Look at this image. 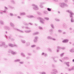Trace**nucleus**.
Listing matches in <instances>:
<instances>
[{
  "label": "nucleus",
  "mask_w": 74,
  "mask_h": 74,
  "mask_svg": "<svg viewBox=\"0 0 74 74\" xmlns=\"http://www.w3.org/2000/svg\"><path fill=\"white\" fill-rule=\"evenodd\" d=\"M68 70L69 71H71L72 69H71V68H68Z\"/></svg>",
  "instance_id": "47"
},
{
  "label": "nucleus",
  "mask_w": 74,
  "mask_h": 74,
  "mask_svg": "<svg viewBox=\"0 0 74 74\" xmlns=\"http://www.w3.org/2000/svg\"><path fill=\"white\" fill-rule=\"evenodd\" d=\"M38 38V36H36L35 37V39L34 40V42H36L37 41Z\"/></svg>",
  "instance_id": "11"
},
{
  "label": "nucleus",
  "mask_w": 74,
  "mask_h": 74,
  "mask_svg": "<svg viewBox=\"0 0 74 74\" xmlns=\"http://www.w3.org/2000/svg\"><path fill=\"white\" fill-rule=\"evenodd\" d=\"M39 34V33L36 32H35L33 34V35H37V34Z\"/></svg>",
  "instance_id": "34"
},
{
  "label": "nucleus",
  "mask_w": 74,
  "mask_h": 74,
  "mask_svg": "<svg viewBox=\"0 0 74 74\" xmlns=\"http://www.w3.org/2000/svg\"><path fill=\"white\" fill-rule=\"evenodd\" d=\"M21 15H26V13L25 12H22L20 13Z\"/></svg>",
  "instance_id": "20"
},
{
  "label": "nucleus",
  "mask_w": 74,
  "mask_h": 74,
  "mask_svg": "<svg viewBox=\"0 0 74 74\" xmlns=\"http://www.w3.org/2000/svg\"><path fill=\"white\" fill-rule=\"evenodd\" d=\"M32 32V30H25V33H30V32Z\"/></svg>",
  "instance_id": "24"
},
{
  "label": "nucleus",
  "mask_w": 74,
  "mask_h": 74,
  "mask_svg": "<svg viewBox=\"0 0 74 74\" xmlns=\"http://www.w3.org/2000/svg\"><path fill=\"white\" fill-rule=\"evenodd\" d=\"M0 23L2 25H4V22L2 20H0Z\"/></svg>",
  "instance_id": "15"
},
{
  "label": "nucleus",
  "mask_w": 74,
  "mask_h": 74,
  "mask_svg": "<svg viewBox=\"0 0 74 74\" xmlns=\"http://www.w3.org/2000/svg\"><path fill=\"white\" fill-rule=\"evenodd\" d=\"M52 70V71L50 73L51 74H57L58 73V71L56 69H54Z\"/></svg>",
  "instance_id": "3"
},
{
  "label": "nucleus",
  "mask_w": 74,
  "mask_h": 74,
  "mask_svg": "<svg viewBox=\"0 0 74 74\" xmlns=\"http://www.w3.org/2000/svg\"><path fill=\"white\" fill-rule=\"evenodd\" d=\"M30 45V43L29 42H28L27 43H26L25 45L27 47H28Z\"/></svg>",
  "instance_id": "17"
},
{
  "label": "nucleus",
  "mask_w": 74,
  "mask_h": 74,
  "mask_svg": "<svg viewBox=\"0 0 74 74\" xmlns=\"http://www.w3.org/2000/svg\"><path fill=\"white\" fill-rule=\"evenodd\" d=\"M21 55L23 57H26V56L24 54V53H21Z\"/></svg>",
  "instance_id": "27"
},
{
  "label": "nucleus",
  "mask_w": 74,
  "mask_h": 74,
  "mask_svg": "<svg viewBox=\"0 0 74 74\" xmlns=\"http://www.w3.org/2000/svg\"><path fill=\"white\" fill-rule=\"evenodd\" d=\"M70 52H74V48L72 49H71L70 50Z\"/></svg>",
  "instance_id": "31"
},
{
  "label": "nucleus",
  "mask_w": 74,
  "mask_h": 74,
  "mask_svg": "<svg viewBox=\"0 0 74 74\" xmlns=\"http://www.w3.org/2000/svg\"><path fill=\"white\" fill-rule=\"evenodd\" d=\"M64 3H61L60 4V6L61 8H64Z\"/></svg>",
  "instance_id": "7"
},
{
  "label": "nucleus",
  "mask_w": 74,
  "mask_h": 74,
  "mask_svg": "<svg viewBox=\"0 0 74 74\" xmlns=\"http://www.w3.org/2000/svg\"><path fill=\"white\" fill-rule=\"evenodd\" d=\"M51 40H53V41H56V39L52 38H51Z\"/></svg>",
  "instance_id": "51"
},
{
  "label": "nucleus",
  "mask_w": 74,
  "mask_h": 74,
  "mask_svg": "<svg viewBox=\"0 0 74 74\" xmlns=\"http://www.w3.org/2000/svg\"><path fill=\"white\" fill-rule=\"evenodd\" d=\"M25 29H30V27L28 26L25 27Z\"/></svg>",
  "instance_id": "37"
},
{
  "label": "nucleus",
  "mask_w": 74,
  "mask_h": 74,
  "mask_svg": "<svg viewBox=\"0 0 74 74\" xmlns=\"http://www.w3.org/2000/svg\"><path fill=\"white\" fill-rule=\"evenodd\" d=\"M45 19L47 21H49V18L48 17H45Z\"/></svg>",
  "instance_id": "43"
},
{
  "label": "nucleus",
  "mask_w": 74,
  "mask_h": 74,
  "mask_svg": "<svg viewBox=\"0 0 74 74\" xmlns=\"http://www.w3.org/2000/svg\"><path fill=\"white\" fill-rule=\"evenodd\" d=\"M5 48H7L8 47V45H7L5 42V44H4V45L3 46Z\"/></svg>",
  "instance_id": "16"
},
{
  "label": "nucleus",
  "mask_w": 74,
  "mask_h": 74,
  "mask_svg": "<svg viewBox=\"0 0 74 74\" xmlns=\"http://www.w3.org/2000/svg\"><path fill=\"white\" fill-rule=\"evenodd\" d=\"M37 19L38 20L40 19V23H41L42 25L45 24V23L44 21V19L40 17H38L37 18Z\"/></svg>",
  "instance_id": "2"
},
{
  "label": "nucleus",
  "mask_w": 74,
  "mask_h": 74,
  "mask_svg": "<svg viewBox=\"0 0 74 74\" xmlns=\"http://www.w3.org/2000/svg\"><path fill=\"white\" fill-rule=\"evenodd\" d=\"M58 32L59 33H62V31L61 30H58Z\"/></svg>",
  "instance_id": "49"
},
{
  "label": "nucleus",
  "mask_w": 74,
  "mask_h": 74,
  "mask_svg": "<svg viewBox=\"0 0 74 74\" xmlns=\"http://www.w3.org/2000/svg\"><path fill=\"white\" fill-rule=\"evenodd\" d=\"M33 8L34 10H39V8L38 6L34 4H33L32 5Z\"/></svg>",
  "instance_id": "4"
},
{
  "label": "nucleus",
  "mask_w": 74,
  "mask_h": 74,
  "mask_svg": "<svg viewBox=\"0 0 74 74\" xmlns=\"http://www.w3.org/2000/svg\"><path fill=\"white\" fill-rule=\"evenodd\" d=\"M52 67H53V68H55V65L54 64H52Z\"/></svg>",
  "instance_id": "48"
},
{
  "label": "nucleus",
  "mask_w": 74,
  "mask_h": 74,
  "mask_svg": "<svg viewBox=\"0 0 74 74\" xmlns=\"http://www.w3.org/2000/svg\"><path fill=\"white\" fill-rule=\"evenodd\" d=\"M28 55L29 56H31V55H32V54L31 53H28Z\"/></svg>",
  "instance_id": "55"
},
{
  "label": "nucleus",
  "mask_w": 74,
  "mask_h": 74,
  "mask_svg": "<svg viewBox=\"0 0 74 74\" xmlns=\"http://www.w3.org/2000/svg\"><path fill=\"white\" fill-rule=\"evenodd\" d=\"M27 17L29 18H34V16L32 15H28L27 16Z\"/></svg>",
  "instance_id": "10"
},
{
  "label": "nucleus",
  "mask_w": 74,
  "mask_h": 74,
  "mask_svg": "<svg viewBox=\"0 0 74 74\" xmlns=\"http://www.w3.org/2000/svg\"><path fill=\"white\" fill-rule=\"evenodd\" d=\"M48 50L49 51H50V52H51V51H52V50H51V49H48Z\"/></svg>",
  "instance_id": "58"
},
{
  "label": "nucleus",
  "mask_w": 74,
  "mask_h": 74,
  "mask_svg": "<svg viewBox=\"0 0 74 74\" xmlns=\"http://www.w3.org/2000/svg\"><path fill=\"white\" fill-rule=\"evenodd\" d=\"M8 46L12 48H13L14 47V44H12L11 43H9L8 44Z\"/></svg>",
  "instance_id": "14"
},
{
  "label": "nucleus",
  "mask_w": 74,
  "mask_h": 74,
  "mask_svg": "<svg viewBox=\"0 0 74 74\" xmlns=\"http://www.w3.org/2000/svg\"><path fill=\"white\" fill-rule=\"evenodd\" d=\"M53 1L55 2H58V0H53Z\"/></svg>",
  "instance_id": "61"
},
{
  "label": "nucleus",
  "mask_w": 74,
  "mask_h": 74,
  "mask_svg": "<svg viewBox=\"0 0 74 74\" xmlns=\"http://www.w3.org/2000/svg\"><path fill=\"white\" fill-rule=\"evenodd\" d=\"M11 54H12V55H16L17 53L16 52H15L13 51H11Z\"/></svg>",
  "instance_id": "13"
},
{
  "label": "nucleus",
  "mask_w": 74,
  "mask_h": 74,
  "mask_svg": "<svg viewBox=\"0 0 74 74\" xmlns=\"http://www.w3.org/2000/svg\"><path fill=\"white\" fill-rule=\"evenodd\" d=\"M72 70H74V67H73L72 68H71Z\"/></svg>",
  "instance_id": "62"
},
{
  "label": "nucleus",
  "mask_w": 74,
  "mask_h": 74,
  "mask_svg": "<svg viewBox=\"0 0 74 74\" xmlns=\"http://www.w3.org/2000/svg\"><path fill=\"white\" fill-rule=\"evenodd\" d=\"M10 8H11L12 9H13V8H14V7L11 6H10Z\"/></svg>",
  "instance_id": "59"
},
{
  "label": "nucleus",
  "mask_w": 74,
  "mask_h": 74,
  "mask_svg": "<svg viewBox=\"0 0 74 74\" xmlns=\"http://www.w3.org/2000/svg\"><path fill=\"white\" fill-rule=\"evenodd\" d=\"M10 26H12V27H14V24L10 22Z\"/></svg>",
  "instance_id": "25"
},
{
  "label": "nucleus",
  "mask_w": 74,
  "mask_h": 74,
  "mask_svg": "<svg viewBox=\"0 0 74 74\" xmlns=\"http://www.w3.org/2000/svg\"><path fill=\"white\" fill-rule=\"evenodd\" d=\"M53 29H50L49 30V33L50 35L51 34H53Z\"/></svg>",
  "instance_id": "9"
},
{
  "label": "nucleus",
  "mask_w": 74,
  "mask_h": 74,
  "mask_svg": "<svg viewBox=\"0 0 74 74\" xmlns=\"http://www.w3.org/2000/svg\"><path fill=\"white\" fill-rule=\"evenodd\" d=\"M36 50H39V49H40V47H36Z\"/></svg>",
  "instance_id": "41"
},
{
  "label": "nucleus",
  "mask_w": 74,
  "mask_h": 74,
  "mask_svg": "<svg viewBox=\"0 0 74 74\" xmlns=\"http://www.w3.org/2000/svg\"><path fill=\"white\" fill-rule=\"evenodd\" d=\"M4 29L6 30H11V28L8 26H5Z\"/></svg>",
  "instance_id": "6"
},
{
  "label": "nucleus",
  "mask_w": 74,
  "mask_h": 74,
  "mask_svg": "<svg viewBox=\"0 0 74 74\" xmlns=\"http://www.w3.org/2000/svg\"><path fill=\"white\" fill-rule=\"evenodd\" d=\"M9 41L10 40H12V41H14V39L11 38V37L10 36H9Z\"/></svg>",
  "instance_id": "26"
},
{
  "label": "nucleus",
  "mask_w": 74,
  "mask_h": 74,
  "mask_svg": "<svg viewBox=\"0 0 74 74\" xmlns=\"http://www.w3.org/2000/svg\"><path fill=\"white\" fill-rule=\"evenodd\" d=\"M45 54L44 53H42V56H44Z\"/></svg>",
  "instance_id": "60"
},
{
  "label": "nucleus",
  "mask_w": 74,
  "mask_h": 74,
  "mask_svg": "<svg viewBox=\"0 0 74 74\" xmlns=\"http://www.w3.org/2000/svg\"><path fill=\"white\" fill-rule=\"evenodd\" d=\"M66 12H69V13L70 17V18H72L71 20V22H74V19L73 18V16L74 15V13L71 10H67L66 11Z\"/></svg>",
  "instance_id": "1"
},
{
  "label": "nucleus",
  "mask_w": 74,
  "mask_h": 74,
  "mask_svg": "<svg viewBox=\"0 0 74 74\" xmlns=\"http://www.w3.org/2000/svg\"><path fill=\"white\" fill-rule=\"evenodd\" d=\"M50 26H51V28L52 29H53L55 28V26H54V25L53 24L51 23L50 24Z\"/></svg>",
  "instance_id": "22"
},
{
  "label": "nucleus",
  "mask_w": 74,
  "mask_h": 74,
  "mask_svg": "<svg viewBox=\"0 0 74 74\" xmlns=\"http://www.w3.org/2000/svg\"><path fill=\"white\" fill-rule=\"evenodd\" d=\"M47 10L48 11H51V8H47Z\"/></svg>",
  "instance_id": "44"
},
{
  "label": "nucleus",
  "mask_w": 74,
  "mask_h": 74,
  "mask_svg": "<svg viewBox=\"0 0 74 74\" xmlns=\"http://www.w3.org/2000/svg\"><path fill=\"white\" fill-rule=\"evenodd\" d=\"M41 74H46V73L45 72H43L41 73Z\"/></svg>",
  "instance_id": "52"
},
{
  "label": "nucleus",
  "mask_w": 74,
  "mask_h": 74,
  "mask_svg": "<svg viewBox=\"0 0 74 74\" xmlns=\"http://www.w3.org/2000/svg\"><path fill=\"white\" fill-rule=\"evenodd\" d=\"M64 53H63L60 54V57H63V56H64Z\"/></svg>",
  "instance_id": "33"
},
{
  "label": "nucleus",
  "mask_w": 74,
  "mask_h": 74,
  "mask_svg": "<svg viewBox=\"0 0 74 74\" xmlns=\"http://www.w3.org/2000/svg\"><path fill=\"white\" fill-rule=\"evenodd\" d=\"M44 55L45 57H48V54L47 53H45Z\"/></svg>",
  "instance_id": "46"
},
{
  "label": "nucleus",
  "mask_w": 74,
  "mask_h": 74,
  "mask_svg": "<svg viewBox=\"0 0 74 74\" xmlns=\"http://www.w3.org/2000/svg\"><path fill=\"white\" fill-rule=\"evenodd\" d=\"M69 63H70V62H68L66 63V64L68 66V67H70V65H69Z\"/></svg>",
  "instance_id": "30"
},
{
  "label": "nucleus",
  "mask_w": 74,
  "mask_h": 74,
  "mask_svg": "<svg viewBox=\"0 0 74 74\" xmlns=\"http://www.w3.org/2000/svg\"><path fill=\"white\" fill-rule=\"evenodd\" d=\"M17 31H18V32H20V33H24V32L22 30H20V29H17Z\"/></svg>",
  "instance_id": "19"
},
{
  "label": "nucleus",
  "mask_w": 74,
  "mask_h": 74,
  "mask_svg": "<svg viewBox=\"0 0 74 74\" xmlns=\"http://www.w3.org/2000/svg\"><path fill=\"white\" fill-rule=\"evenodd\" d=\"M69 41V40L68 39H64V40L62 41L63 42H67Z\"/></svg>",
  "instance_id": "18"
},
{
  "label": "nucleus",
  "mask_w": 74,
  "mask_h": 74,
  "mask_svg": "<svg viewBox=\"0 0 74 74\" xmlns=\"http://www.w3.org/2000/svg\"><path fill=\"white\" fill-rule=\"evenodd\" d=\"M43 13L45 14H48V12L47 11L45 10L43 11Z\"/></svg>",
  "instance_id": "29"
},
{
  "label": "nucleus",
  "mask_w": 74,
  "mask_h": 74,
  "mask_svg": "<svg viewBox=\"0 0 74 74\" xmlns=\"http://www.w3.org/2000/svg\"><path fill=\"white\" fill-rule=\"evenodd\" d=\"M5 10L4 11H2L3 12H4V13H5V12H6L7 10H8V9L6 7H5Z\"/></svg>",
  "instance_id": "21"
},
{
  "label": "nucleus",
  "mask_w": 74,
  "mask_h": 74,
  "mask_svg": "<svg viewBox=\"0 0 74 74\" xmlns=\"http://www.w3.org/2000/svg\"><path fill=\"white\" fill-rule=\"evenodd\" d=\"M66 49V48L65 47H62V49H63V50H64Z\"/></svg>",
  "instance_id": "54"
},
{
  "label": "nucleus",
  "mask_w": 74,
  "mask_h": 74,
  "mask_svg": "<svg viewBox=\"0 0 74 74\" xmlns=\"http://www.w3.org/2000/svg\"><path fill=\"white\" fill-rule=\"evenodd\" d=\"M0 14H3V12H1V11L0 12Z\"/></svg>",
  "instance_id": "63"
},
{
  "label": "nucleus",
  "mask_w": 74,
  "mask_h": 74,
  "mask_svg": "<svg viewBox=\"0 0 74 74\" xmlns=\"http://www.w3.org/2000/svg\"><path fill=\"white\" fill-rule=\"evenodd\" d=\"M55 21H57V22H59V21H60V20H59V19H58L57 18H55Z\"/></svg>",
  "instance_id": "38"
},
{
  "label": "nucleus",
  "mask_w": 74,
  "mask_h": 74,
  "mask_svg": "<svg viewBox=\"0 0 74 74\" xmlns=\"http://www.w3.org/2000/svg\"><path fill=\"white\" fill-rule=\"evenodd\" d=\"M47 38L48 40H51L52 39V37L50 36H48L47 37Z\"/></svg>",
  "instance_id": "23"
},
{
  "label": "nucleus",
  "mask_w": 74,
  "mask_h": 74,
  "mask_svg": "<svg viewBox=\"0 0 74 74\" xmlns=\"http://www.w3.org/2000/svg\"><path fill=\"white\" fill-rule=\"evenodd\" d=\"M39 29H40L41 30L42 29V27H41V26H39Z\"/></svg>",
  "instance_id": "53"
},
{
  "label": "nucleus",
  "mask_w": 74,
  "mask_h": 74,
  "mask_svg": "<svg viewBox=\"0 0 74 74\" xmlns=\"http://www.w3.org/2000/svg\"><path fill=\"white\" fill-rule=\"evenodd\" d=\"M65 3H67L68 2V0H64Z\"/></svg>",
  "instance_id": "57"
},
{
  "label": "nucleus",
  "mask_w": 74,
  "mask_h": 74,
  "mask_svg": "<svg viewBox=\"0 0 74 74\" xmlns=\"http://www.w3.org/2000/svg\"><path fill=\"white\" fill-rule=\"evenodd\" d=\"M11 2H12L14 4L15 3V1L14 0H11Z\"/></svg>",
  "instance_id": "50"
},
{
  "label": "nucleus",
  "mask_w": 74,
  "mask_h": 74,
  "mask_svg": "<svg viewBox=\"0 0 74 74\" xmlns=\"http://www.w3.org/2000/svg\"><path fill=\"white\" fill-rule=\"evenodd\" d=\"M36 47V45H32L31 46V48H35V47Z\"/></svg>",
  "instance_id": "28"
},
{
  "label": "nucleus",
  "mask_w": 74,
  "mask_h": 74,
  "mask_svg": "<svg viewBox=\"0 0 74 74\" xmlns=\"http://www.w3.org/2000/svg\"><path fill=\"white\" fill-rule=\"evenodd\" d=\"M69 7V5H67L66 3H64V7Z\"/></svg>",
  "instance_id": "32"
},
{
  "label": "nucleus",
  "mask_w": 74,
  "mask_h": 74,
  "mask_svg": "<svg viewBox=\"0 0 74 74\" xmlns=\"http://www.w3.org/2000/svg\"><path fill=\"white\" fill-rule=\"evenodd\" d=\"M20 61H21V60L19 59H17L14 60V62H19V63H20V64H23V62H20Z\"/></svg>",
  "instance_id": "5"
},
{
  "label": "nucleus",
  "mask_w": 74,
  "mask_h": 74,
  "mask_svg": "<svg viewBox=\"0 0 74 74\" xmlns=\"http://www.w3.org/2000/svg\"><path fill=\"white\" fill-rule=\"evenodd\" d=\"M21 42L23 43L24 44H25L26 42V41L25 40H21Z\"/></svg>",
  "instance_id": "36"
},
{
  "label": "nucleus",
  "mask_w": 74,
  "mask_h": 74,
  "mask_svg": "<svg viewBox=\"0 0 74 74\" xmlns=\"http://www.w3.org/2000/svg\"><path fill=\"white\" fill-rule=\"evenodd\" d=\"M13 45H14V47H17L18 46V45L16 44H13Z\"/></svg>",
  "instance_id": "40"
},
{
  "label": "nucleus",
  "mask_w": 74,
  "mask_h": 74,
  "mask_svg": "<svg viewBox=\"0 0 74 74\" xmlns=\"http://www.w3.org/2000/svg\"><path fill=\"white\" fill-rule=\"evenodd\" d=\"M4 44H5V42H1V44H0V47H2L3 46L4 47Z\"/></svg>",
  "instance_id": "12"
},
{
  "label": "nucleus",
  "mask_w": 74,
  "mask_h": 74,
  "mask_svg": "<svg viewBox=\"0 0 74 74\" xmlns=\"http://www.w3.org/2000/svg\"><path fill=\"white\" fill-rule=\"evenodd\" d=\"M62 47L59 46L57 47V48L59 50V49H62Z\"/></svg>",
  "instance_id": "42"
},
{
  "label": "nucleus",
  "mask_w": 74,
  "mask_h": 74,
  "mask_svg": "<svg viewBox=\"0 0 74 74\" xmlns=\"http://www.w3.org/2000/svg\"><path fill=\"white\" fill-rule=\"evenodd\" d=\"M10 15L11 16H14V14L11 13H10Z\"/></svg>",
  "instance_id": "45"
},
{
  "label": "nucleus",
  "mask_w": 74,
  "mask_h": 74,
  "mask_svg": "<svg viewBox=\"0 0 74 74\" xmlns=\"http://www.w3.org/2000/svg\"><path fill=\"white\" fill-rule=\"evenodd\" d=\"M53 60H54V62H55L56 63H57V60H56L54 59Z\"/></svg>",
  "instance_id": "56"
},
{
  "label": "nucleus",
  "mask_w": 74,
  "mask_h": 74,
  "mask_svg": "<svg viewBox=\"0 0 74 74\" xmlns=\"http://www.w3.org/2000/svg\"><path fill=\"white\" fill-rule=\"evenodd\" d=\"M57 52H59V50L58 49L57 50Z\"/></svg>",
  "instance_id": "64"
},
{
  "label": "nucleus",
  "mask_w": 74,
  "mask_h": 74,
  "mask_svg": "<svg viewBox=\"0 0 74 74\" xmlns=\"http://www.w3.org/2000/svg\"><path fill=\"white\" fill-rule=\"evenodd\" d=\"M37 13L39 15H41V13L39 12H37Z\"/></svg>",
  "instance_id": "39"
},
{
  "label": "nucleus",
  "mask_w": 74,
  "mask_h": 74,
  "mask_svg": "<svg viewBox=\"0 0 74 74\" xmlns=\"http://www.w3.org/2000/svg\"><path fill=\"white\" fill-rule=\"evenodd\" d=\"M45 4V2H42L40 3V7L41 8H44V6L43 5H43V4Z\"/></svg>",
  "instance_id": "8"
},
{
  "label": "nucleus",
  "mask_w": 74,
  "mask_h": 74,
  "mask_svg": "<svg viewBox=\"0 0 74 74\" xmlns=\"http://www.w3.org/2000/svg\"><path fill=\"white\" fill-rule=\"evenodd\" d=\"M67 59V57H64L62 59V60H66V59Z\"/></svg>",
  "instance_id": "35"
}]
</instances>
